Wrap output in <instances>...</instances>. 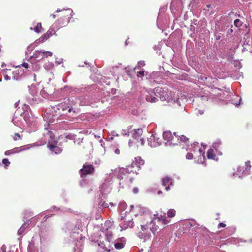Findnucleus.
I'll use <instances>...</instances> for the list:
<instances>
[{
    "label": "nucleus",
    "instance_id": "1",
    "mask_svg": "<svg viewBox=\"0 0 252 252\" xmlns=\"http://www.w3.org/2000/svg\"><path fill=\"white\" fill-rule=\"evenodd\" d=\"M144 163V160L140 157H137L134 158L130 164L127 165L126 168L121 169L119 173L120 185H124L126 180H127L132 182L131 178L129 177L127 175H125L124 177L122 176L124 173L137 174L141 169V166L143 165Z\"/></svg>",
    "mask_w": 252,
    "mask_h": 252
},
{
    "label": "nucleus",
    "instance_id": "2",
    "mask_svg": "<svg viewBox=\"0 0 252 252\" xmlns=\"http://www.w3.org/2000/svg\"><path fill=\"white\" fill-rule=\"evenodd\" d=\"M154 91L156 96L159 97L162 101L175 102L177 99L175 93L167 88L158 87L155 89Z\"/></svg>",
    "mask_w": 252,
    "mask_h": 252
},
{
    "label": "nucleus",
    "instance_id": "3",
    "mask_svg": "<svg viewBox=\"0 0 252 252\" xmlns=\"http://www.w3.org/2000/svg\"><path fill=\"white\" fill-rule=\"evenodd\" d=\"M61 17L57 20V23L60 27L64 26L67 24L70 18L71 10L70 9H63L62 10Z\"/></svg>",
    "mask_w": 252,
    "mask_h": 252
},
{
    "label": "nucleus",
    "instance_id": "4",
    "mask_svg": "<svg viewBox=\"0 0 252 252\" xmlns=\"http://www.w3.org/2000/svg\"><path fill=\"white\" fill-rule=\"evenodd\" d=\"M94 170V167L92 164L85 163L82 168L79 170V173L81 177L84 178L88 175L93 174Z\"/></svg>",
    "mask_w": 252,
    "mask_h": 252
},
{
    "label": "nucleus",
    "instance_id": "5",
    "mask_svg": "<svg viewBox=\"0 0 252 252\" xmlns=\"http://www.w3.org/2000/svg\"><path fill=\"white\" fill-rule=\"evenodd\" d=\"M251 167L250 161L245 162L244 166H240L238 167L236 174L238 175L240 178L245 176L249 174Z\"/></svg>",
    "mask_w": 252,
    "mask_h": 252
},
{
    "label": "nucleus",
    "instance_id": "6",
    "mask_svg": "<svg viewBox=\"0 0 252 252\" xmlns=\"http://www.w3.org/2000/svg\"><path fill=\"white\" fill-rule=\"evenodd\" d=\"M172 184V179L169 177H165L162 179V185L165 187L166 191L170 189V185Z\"/></svg>",
    "mask_w": 252,
    "mask_h": 252
},
{
    "label": "nucleus",
    "instance_id": "7",
    "mask_svg": "<svg viewBox=\"0 0 252 252\" xmlns=\"http://www.w3.org/2000/svg\"><path fill=\"white\" fill-rule=\"evenodd\" d=\"M55 31L53 29H49L45 33L43 34L39 38L41 42L47 40L49 37L55 34Z\"/></svg>",
    "mask_w": 252,
    "mask_h": 252
},
{
    "label": "nucleus",
    "instance_id": "8",
    "mask_svg": "<svg viewBox=\"0 0 252 252\" xmlns=\"http://www.w3.org/2000/svg\"><path fill=\"white\" fill-rule=\"evenodd\" d=\"M43 51H35L33 53L32 58L36 59L37 61H40L44 59V55Z\"/></svg>",
    "mask_w": 252,
    "mask_h": 252
},
{
    "label": "nucleus",
    "instance_id": "9",
    "mask_svg": "<svg viewBox=\"0 0 252 252\" xmlns=\"http://www.w3.org/2000/svg\"><path fill=\"white\" fill-rule=\"evenodd\" d=\"M29 147L27 145H24L20 147L14 148L11 150L12 154H14L23 152L28 149Z\"/></svg>",
    "mask_w": 252,
    "mask_h": 252
},
{
    "label": "nucleus",
    "instance_id": "10",
    "mask_svg": "<svg viewBox=\"0 0 252 252\" xmlns=\"http://www.w3.org/2000/svg\"><path fill=\"white\" fill-rule=\"evenodd\" d=\"M156 220H157L158 222H162V224L164 225L168 224L170 220H167V218L165 214H164L163 215H161L158 217Z\"/></svg>",
    "mask_w": 252,
    "mask_h": 252
},
{
    "label": "nucleus",
    "instance_id": "11",
    "mask_svg": "<svg viewBox=\"0 0 252 252\" xmlns=\"http://www.w3.org/2000/svg\"><path fill=\"white\" fill-rule=\"evenodd\" d=\"M220 145L221 144L220 142L214 143L212 145V147L213 148V149H214L216 150L217 153L219 155L222 154V152L221 151V148Z\"/></svg>",
    "mask_w": 252,
    "mask_h": 252
},
{
    "label": "nucleus",
    "instance_id": "12",
    "mask_svg": "<svg viewBox=\"0 0 252 252\" xmlns=\"http://www.w3.org/2000/svg\"><path fill=\"white\" fill-rule=\"evenodd\" d=\"M143 133V130L142 128H138L137 129H134L133 132L132 133V137L135 139L138 138L141 135H142Z\"/></svg>",
    "mask_w": 252,
    "mask_h": 252
},
{
    "label": "nucleus",
    "instance_id": "13",
    "mask_svg": "<svg viewBox=\"0 0 252 252\" xmlns=\"http://www.w3.org/2000/svg\"><path fill=\"white\" fill-rule=\"evenodd\" d=\"M162 135H163V138L165 140H166L167 141H170L172 140V135L170 131H164Z\"/></svg>",
    "mask_w": 252,
    "mask_h": 252
},
{
    "label": "nucleus",
    "instance_id": "14",
    "mask_svg": "<svg viewBox=\"0 0 252 252\" xmlns=\"http://www.w3.org/2000/svg\"><path fill=\"white\" fill-rule=\"evenodd\" d=\"M146 99L147 101L152 103L156 102L158 100L157 97L154 96L152 94L147 95L146 96Z\"/></svg>",
    "mask_w": 252,
    "mask_h": 252
},
{
    "label": "nucleus",
    "instance_id": "15",
    "mask_svg": "<svg viewBox=\"0 0 252 252\" xmlns=\"http://www.w3.org/2000/svg\"><path fill=\"white\" fill-rule=\"evenodd\" d=\"M58 142L56 141L52 142H49L47 145V147L51 151H54L55 148L57 146Z\"/></svg>",
    "mask_w": 252,
    "mask_h": 252
},
{
    "label": "nucleus",
    "instance_id": "16",
    "mask_svg": "<svg viewBox=\"0 0 252 252\" xmlns=\"http://www.w3.org/2000/svg\"><path fill=\"white\" fill-rule=\"evenodd\" d=\"M207 158L209 159H214L216 158V155L214 153V150L212 149H209L207 153Z\"/></svg>",
    "mask_w": 252,
    "mask_h": 252
},
{
    "label": "nucleus",
    "instance_id": "17",
    "mask_svg": "<svg viewBox=\"0 0 252 252\" xmlns=\"http://www.w3.org/2000/svg\"><path fill=\"white\" fill-rule=\"evenodd\" d=\"M30 29L31 30H33L34 32L36 33H39L41 32V30L42 29V25L41 23H37L36 26L32 29V28H31Z\"/></svg>",
    "mask_w": 252,
    "mask_h": 252
},
{
    "label": "nucleus",
    "instance_id": "18",
    "mask_svg": "<svg viewBox=\"0 0 252 252\" xmlns=\"http://www.w3.org/2000/svg\"><path fill=\"white\" fill-rule=\"evenodd\" d=\"M180 139L181 141L185 143L186 144H187L188 145L189 143V138L187 137L185 135H181L180 137Z\"/></svg>",
    "mask_w": 252,
    "mask_h": 252
},
{
    "label": "nucleus",
    "instance_id": "19",
    "mask_svg": "<svg viewBox=\"0 0 252 252\" xmlns=\"http://www.w3.org/2000/svg\"><path fill=\"white\" fill-rule=\"evenodd\" d=\"M60 106L63 110H66L68 108V112L69 113L71 112L72 111V108L71 107H69L68 106H66L65 103L61 104Z\"/></svg>",
    "mask_w": 252,
    "mask_h": 252
},
{
    "label": "nucleus",
    "instance_id": "20",
    "mask_svg": "<svg viewBox=\"0 0 252 252\" xmlns=\"http://www.w3.org/2000/svg\"><path fill=\"white\" fill-rule=\"evenodd\" d=\"M167 214L168 217L173 218L175 216L176 211L174 209H170L167 211Z\"/></svg>",
    "mask_w": 252,
    "mask_h": 252
},
{
    "label": "nucleus",
    "instance_id": "21",
    "mask_svg": "<svg viewBox=\"0 0 252 252\" xmlns=\"http://www.w3.org/2000/svg\"><path fill=\"white\" fill-rule=\"evenodd\" d=\"M114 246L116 249L120 250L124 247V244L122 242H117L115 244Z\"/></svg>",
    "mask_w": 252,
    "mask_h": 252
},
{
    "label": "nucleus",
    "instance_id": "22",
    "mask_svg": "<svg viewBox=\"0 0 252 252\" xmlns=\"http://www.w3.org/2000/svg\"><path fill=\"white\" fill-rule=\"evenodd\" d=\"M43 52V53H44L43 55H44V58H47L48 57H51L53 55V53L51 52L45 51H44Z\"/></svg>",
    "mask_w": 252,
    "mask_h": 252
},
{
    "label": "nucleus",
    "instance_id": "23",
    "mask_svg": "<svg viewBox=\"0 0 252 252\" xmlns=\"http://www.w3.org/2000/svg\"><path fill=\"white\" fill-rule=\"evenodd\" d=\"M21 139H22L21 136L18 133H16L14 134V135L13 136V139L15 141H17V140H19Z\"/></svg>",
    "mask_w": 252,
    "mask_h": 252
},
{
    "label": "nucleus",
    "instance_id": "24",
    "mask_svg": "<svg viewBox=\"0 0 252 252\" xmlns=\"http://www.w3.org/2000/svg\"><path fill=\"white\" fill-rule=\"evenodd\" d=\"M2 163L4 164L5 166H7L10 164V162L7 158H3L2 160Z\"/></svg>",
    "mask_w": 252,
    "mask_h": 252
},
{
    "label": "nucleus",
    "instance_id": "25",
    "mask_svg": "<svg viewBox=\"0 0 252 252\" xmlns=\"http://www.w3.org/2000/svg\"><path fill=\"white\" fill-rule=\"evenodd\" d=\"M62 151V150L61 148L59 147L58 146H57L56 147V148H55L54 149V151H53L54 152H55V153L56 154H59V153H61Z\"/></svg>",
    "mask_w": 252,
    "mask_h": 252
},
{
    "label": "nucleus",
    "instance_id": "26",
    "mask_svg": "<svg viewBox=\"0 0 252 252\" xmlns=\"http://www.w3.org/2000/svg\"><path fill=\"white\" fill-rule=\"evenodd\" d=\"M145 75L144 71H140L137 72V76L139 78H142Z\"/></svg>",
    "mask_w": 252,
    "mask_h": 252
},
{
    "label": "nucleus",
    "instance_id": "27",
    "mask_svg": "<svg viewBox=\"0 0 252 252\" xmlns=\"http://www.w3.org/2000/svg\"><path fill=\"white\" fill-rule=\"evenodd\" d=\"M193 157V154L190 153H188L186 155V158L188 159H191Z\"/></svg>",
    "mask_w": 252,
    "mask_h": 252
},
{
    "label": "nucleus",
    "instance_id": "28",
    "mask_svg": "<svg viewBox=\"0 0 252 252\" xmlns=\"http://www.w3.org/2000/svg\"><path fill=\"white\" fill-rule=\"evenodd\" d=\"M234 25L236 26V27H238L240 26V21L239 19H237L236 20H235L234 22Z\"/></svg>",
    "mask_w": 252,
    "mask_h": 252
},
{
    "label": "nucleus",
    "instance_id": "29",
    "mask_svg": "<svg viewBox=\"0 0 252 252\" xmlns=\"http://www.w3.org/2000/svg\"><path fill=\"white\" fill-rule=\"evenodd\" d=\"M226 226V225L223 223V222H220L218 225V228H221V227H225Z\"/></svg>",
    "mask_w": 252,
    "mask_h": 252
},
{
    "label": "nucleus",
    "instance_id": "30",
    "mask_svg": "<svg viewBox=\"0 0 252 252\" xmlns=\"http://www.w3.org/2000/svg\"><path fill=\"white\" fill-rule=\"evenodd\" d=\"M21 65L23 67H25V68H29V63H22L21 64Z\"/></svg>",
    "mask_w": 252,
    "mask_h": 252
},
{
    "label": "nucleus",
    "instance_id": "31",
    "mask_svg": "<svg viewBox=\"0 0 252 252\" xmlns=\"http://www.w3.org/2000/svg\"><path fill=\"white\" fill-rule=\"evenodd\" d=\"M4 154L6 156H9L12 154L11 150H7V151H5L4 153Z\"/></svg>",
    "mask_w": 252,
    "mask_h": 252
},
{
    "label": "nucleus",
    "instance_id": "32",
    "mask_svg": "<svg viewBox=\"0 0 252 252\" xmlns=\"http://www.w3.org/2000/svg\"><path fill=\"white\" fill-rule=\"evenodd\" d=\"M133 192L134 193V194H136L139 191V189L137 188H134L133 189Z\"/></svg>",
    "mask_w": 252,
    "mask_h": 252
},
{
    "label": "nucleus",
    "instance_id": "33",
    "mask_svg": "<svg viewBox=\"0 0 252 252\" xmlns=\"http://www.w3.org/2000/svg\"><path fill=\"white\" fill-rule=\"evenodd\" d=\"M115 153L117 155H119L120 154V150L119 149H116L115 150Z\"/></svg>",
    "mask_w": 252,
    "mask_h": 252
},
{
    "label": "nucleus",
    "instance_id": "34",
    "mask_svg": "<svg viewBox=\"0 0 252 252\" xmlns=\"http://www.w3.org/2000/svg\"><path fill=\"white\" fill-rule=\"evenodd\" d=\"M4 78L5 80H8L10 79V77H9L7 75H5L4 76Z\"/></svg>",
    "mask_w": 252,
    "mask_h": 252
},
{
    "label": "nucleus",
    "instance_id": "35",
    "mask_svg": "<svg viewBox=\"0 0 252 252\" xmlns=\"http://www.w3.org/2000/svg\"><path fill=\"white\" fill-rule=\"evenodd\" d=\"M25 225V224H24V225H22V226L20 228V229H19V231H18L19 232H22V231H23V230H24V228H25V227H24V225Z\"/></svg>",
    "mask_w": 252,
    "mask_h": 252
},
{
    "label": "nucleus",
    "instance_id": "36",
    "mask_svg": "<svg viewBox=\"0 0 252 252\" xmlns=\"http://www.w3.org/2000/svg\"><path fill=\"white\" fill-rule=\"evenodd\" d=\"M248 36H249V32H247L245 34V37L244 38H246V37L247 38H248Z\"/></svg>",
    "mask_w": 252,
    "mask_h": 252
},
{
    "label": "nucleus",
    "instance_id": "37",
    "mask_svg": "<svg viewBox=\"0 0 252 252\" xmlns=\"http://www.w3.org/2000/svg\"><path fill=\"white\" fill-rule=\"evenodd\" d=\"M162 192L161 190H159L158 192V194H161Z\"/></svg>",
    "mask_w": 252,
    "mask_h": 252
},
{
    "label": "nucleus",
    "instance_id": "38",
    "mask_svg": "<svg viewBox=\"0 0 252 252\" xmlns=\"http://www.w3.org/2000/svg\"><path fill=\"white\" fill-rule=\"evenodd\" d=\"M52 16L53 17V18H55L56 15L55 14H52Z\"/></svg>",
    "mask_w": 252,
    "mask_h": 252
},
{
    "label": "nucleus",
    "instance_id": "39",
    "mask_svg": "<svg viewBox=\"0 0 252 252\" xmlns=\"http://www.w3.org/2000/svg\"><path fill=\"white\" fill-rule=\"evenodd\" d=\"M151 229L152 231H153V233H154V230H153V229H154V228H153V227H152V228H151Z\"/></svg>",
    "mask_w": 252,
    "mask_h": 252
},
{
    "label": "nucleus",
    "instance_id": "40",
    "mask_svg": "<svg viewBox=\"0 0 252 252\" xmlns=\"http://www.w3.org/2000/svg\"><path fill=\"white\" fill-rule=\"evenodd\" d=\"M144 226H142V229L143 230H144Z\"/></svg>",
    "mask_w": 252,
    "mask_h": 252
},
{
    "label": "nucleus",
    "instance_id": "41",
    "mask_svg": "<svg viewBox=\"0 0 252 252\" xmlns=\"http://www.w3.org/2000/svg\"><path fill=\"white\" fill-rule=\"evenodd\" d=\"M59 11H61V10H59V9H58V10H57V12H59Z\"/></svg>",
    "mask_w": 252,
    "mask_h": 252
},
{
    "label": "nucleus",
    "instance_id": "42",
    "mask_svg": "<svg viewBox=\"0 0 252 252\" xmlns=\"http://www.w3.org/2000/svg\"><path fill=\"white\" fill-rule=\"evenodd\" d=\"M249 241L251 242H252V239H251Z\"/></svg>",
    "mask_w": 252,
    "mask_h": 252
},
{
    "label": "nucleus",
    "instance_id": "43",
    "mask_svg": "<svg viewBox=\"0 0 252 252\" xmlns=\"http://www.w3.org/2000/svg\"><path fill=\"white\" fill-rule=\"evenodd\" d=\"M199 151H200V152H201V150L200 149H199Z\"/></svg>",
    "mask_w": 252,
    "mask_h": 252
}]
</instances>
